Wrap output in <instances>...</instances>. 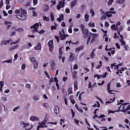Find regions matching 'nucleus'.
<instances>
[{
  "label": "nucleus",
  "instance_id": "obj_13",
  "mask_svg": "<svg viewBox=\"0 0 130 130\" xmlns=\"http://www.w3.org/2000/svg\"><path fill=\"white\" fill-rule=\"evenodd\" d=\"M93 119L96 118H99V119H101V121H105V115H101L100 116H98L97 115H95L93 117Z\"/></svg>",
  "mask_w": 130,
  "mask_h": 130
},
{
  "label": "nucleus",
  "instance_id": "obj_14",
  "mask_svg": "<svg viewBox=\"0 0 130 130\" xmlns=\"http://www.w3.org/2000/svg\"><path fill=\"white\" fill-rule=\"evenodd\" d=\"M29 120L32 121V122H34V121H40V118L37 116H31L29 117Z\"/></svg>",
  "mask_w": 130,
  "mask_h": 130
},
{
  "label": "nucleus",
  "instance_id": "obj_12",
  "mask_svg": "<svg viewBox=\"0 0 130 130\" xmlns=\"http://www.w3.org/2000/svg\"><path fill=\"white\" fill-rule=\"evenodd\" d=\"M120 21H118L116 23V24H113L111 26V28L113 31H117L118 30V26H120L121 25Z\"/></svg>",
  "mask_w": 130,
  "mask_h": 130
},
{
  "label": "nucleus",
  "instance_id": "obj_27",
  "mask_svg": "<svg viewBox=\"0 0 130 130\" xmlns=\"http://www.w3.org/2000/svg\"><path fill=\"white\" fill-rule=\"evenodd\" d=\"M41 44L38 43L37 46L35 47V50H41Z\"/></svg>",
  "mask_w": 130,
  "mask_h": 130
},
{
  "label": "nucleus",
  "instance_id": "obj_8",
  "mask_svg": "<svg viewBox=\"0 0 130 130\" xmlns=\"http://www.w3.org/2000/svg\"><path fill=\"white\" fill-rule=\"evenodd\" d=\"M80 28L82 29V31L84 36V37H87L88 36V34H89V31H88V29L85 28V25L81 24Z\"/></svg>",
  "mask_w": 130,
  "mask_h": 130
},
{
  "label": "nucleus",
  "instance_id": "obj_57",
  "mask_svg": "<svg viewBox=\"0 0 130 130\" xmlns=\"http://www.w3.org/2000/svg\"><path fill=\"white\" fill-rule=\"evenodd\" d=\"M43 20H44V21H46L47 22H48V21H49V17H47L46 16H44Z\"/></svg>",
  "mask_w": 130,
  "mask_h": 130
},
{
  "label": "nucleus",
  "instance_id": "obj_43",
  "mask_svg": "<svg viewBox=\"0 0 130 130\" xmlns=\"http://www.w3.org/2000/svg\"><path fill=\"white\" fill-rule=\"evenodd\" d=\"M75 107L77 108V110L81 112V113H83V110L81 108H79V106L77 105H75Z\"/></svg>",
  "mask_w": 130,
  "mask_h": 130
},
{
  "label": "nucleus",
  "instance_id": "obj_37",
  "mask_svg": "<svg viewBox=\"0 0 130 130\" xmlns=\"http://www.w3.org/2000/svg\"><path fill=\"white\" fill-rule=\"evenodd\" d=\"M102 67V61H100L99 62V64L96 66L95 68L97 69V70H99V69H100Z\"/></svg>",
  "mask_w": 130,
  "mask_h": 130
},
{
  "label": "nucleus",
  "instance_id": "obj_19",
  "mask_svg": "<svg viewBox=\"0 0 130 130\" xmlns=\"http://www.w3.org/2000/svg\"><path fill=\"white\" fill-rule=\"evenodd\" d=\"M106 76H107V72H105V73H104V76L103 75H99L98 74H95L94 76V78H97V79H98V80H99V79H100L101 78H106Z\"/></svg>",
  "mask_w": 130,
  "mask_h": 130
},
{
  "label": "nucleus",
  "instance_id": "obj_26",
  "mask_svg": "<svg viewBox=\"0 0 130 130\" xmlns=\"http://www.w3.org/2000/svg\"><path fill=\"white\" fill-rule=\"evenodd\" d=\"M43 10L44 12H48V10H49V6H48V5H44L43 6Z\"/></svg>",
  "mask_w": 130,
  "mask_h": 130
},
{
  "label": "nucleus",
  "instance_id": "obj_22",
  "mask_svg": "<svg viewBox=\"0 0 130 130\" xmlns=\"http://www.w3.org/2000/svg\"><path fill=\"white\" fill-rule=\"evenodd\" d=\"M111 83H109L107 84V90L108 93H109L110 94H114V93H113L112 92H113V90L110 89V86H111Z\"/></svg>",
  "mask_w": 130,
  "mask_h": 130
},
{
  "label": "nucleus",
  "instance_id": "obj_23",
  "mask_svg": "<svg viewBox=\"0 0 130 130\" xmlns=\"http://www.w3.org/2000/svg\"><path fill=\"white\" fill-rule=\"evenodd\" d=\"M114 49H115V48H114L108 49L107 45L106 46L105 48V50H106V51H111V53H112V54H114L115 53V50H114Z\"/></svg>",
  "mask_w": 130,
  "mask_h": 130
},
{
  "label": "nucleus",
  "instance_id": "obj_9",
  "mask_svg": "<svg viewBox=\"0 0 130 130\" xmlns=\"http://www.w3.org/2000/svg\"><path fill=\"white\" fill-rule=\"evenodd\" d=\"M90 36L87 39V41L86 42L87 45H89V44H92V43H93L95 41V38H94V37H93V35H94V34L92 33H90Z\"/></svg>",
  "mask_w": 130,
  "mask_h": 130
},
{
  "label": "nucleus",
  "instance_id": "obj_45",
  "mask_svg": "<svg viewBox=\"0 0 130 130\" xmlns=\"http://www.w3.org/2000/svg\"><path fill=\"white\" fill-rule=\"evenodd\" d=\"M72 76L73 79H76L77 78V72L74 71L72 72Z\"/></svg>",
  "mask_w": 130,
  "mask_h": 130
},
{
  "label": "nucleus",
  "instance_id": "obj_56",
  "mask_svg": "<svg viewBox=\"0 0 130 130\" xmlns=\"http://www.w3.org/2000/svg\"><path fill=\"white\" fill-rule=\"evenodd\" d=\"M95 49H93L92 52H91V54L90 55L91 58H93V57L95 56V53H94V51H95Z\"/></svg>",
  "mask_w": 130,
  "mask_h": 130
},
{
  "label": "nucleus",
  "instance_id": "obj_3",
  "mask_svg": "<svg viewBox=\"0 0 130 130\" xmlns=\"http://www.w3.org/2000/svg\"><path fill=\"white\" fill-rule=\"evenodd\" d=\"M27 11L25 10H21L20 14L16 15V18L19 19V20H25L27 18Z\"/></svg>",
  "mask_w": 130,
  "mask_h": 130
},
{
  "label": "nucleus",
  "instance_id": "obj_4",
  "mask_svg": "<svg viewBox=\"0 0 130 130\" xmlns=\"http://www.w3.org/2000/svg\"><path fill=\"white\" fill-rule=\"evenodd\" d=\"M39 27V24L36 23L34 25H32L31 27H30V29L32 31V32H38L39 34H43L45 31L43 29H42L41 30L38 31V27Z\"/></svg>",
  "mask_w": 130,
  "mask_h": 130
},
{
  "label": "nucleus",
  "instance_id": "obj_2",
  "mask_svg": "<svg viewBox=\"0 0 130 130\" xmlns=\"http://www.w3.org/2000/svg\"><path fill=\"white\" fill-rule=\"evenodd\" d=\"M122 66V63L118 64V65L116 63H114L111 64V69H114V70H116L117 71L116 72V75H119V74H122V72H124L125 71L127 70V68L126 67H122L120 69H118L119 67Z\"/></svg>",
  "mask_w": 130,
  "mask_h": 130
},
{
  "label": "nucleus",
  "instance_id": "obj_48",
  "mask_svg": "<svg viewBox=\"0 0 130 130\" xmlns=\"http://www.w3.org/2000/svg\"><path fill=\"white\" fill-rule=\"evenodd\" d=\"M76 5H77V1L75 0L71 3V7L72 8H73V7H75V6H76Z\"/></svg>",
  "mask_w": 130,
  "mask_h": 130
},
{
  "label": "nucleus",
  "instance_id": "obj_5",
  "mask_svg": "<svg viewBox=\"0 0 130 130\" xmlns=\"http://www.w3.org/2000/svg\"><path fill=\"white\" fill-rule=\"evenodd\" d=\"M118 35H119L121 38V39L119 40L121 45H123L125 51H127V50H128L129 47L128 46H127V45H125V42H124V41L123 40V36L120 35V32L119 31H118Z\"/></svg>",
  "mask_w": 130,
  "mask_h": 130
},
{
  "label": "nucleus",
  "instance_id": "obj_16",
  "mask_svg": "<svg viewBox=\"0 0 130 130\" xmlns=\"http://www.w3.org/2000/svg\"><path fill=\"white\" fill-rule=\"evenodd\" d=\"M64 1L65 0H63V1H60L59 2L58 5L57 6V9L58 11H59L61 8L64 7Z\"/></svg>",
  "mask_w": 130,
  "mask_h": 130
},
{
  "label": "nucleus",
  "instance_id": "obj_36",
  "mask_svg": "<svg viewBox=\"0 0 130 130\" xmlns=\"http://www.w3.org/2000/svg\"><path fill=\"white\" fill-rule=\"evenodd\" d=\"M32 99L35 101H37L39 100V96L37 95H35L33 96Z\"/></svg>",
  "mask_w": 130,
  "mask_h": 130
},
{
  "label": "nucleus",
  "instance_id": "obj_7",
  "mask_svg": "<svg viewBox=\"0 0 130 130\" xmlns=\"http://www.w3.org/2000/svg\"><path fill=\"white\" fill-rule=\"evenodd\" d=\"M21 124L23 125V128H27V127L28 129L31 130V128H33V127H34V125H33V124L30 123L22 122H21Z\"/></svg>",
  "mask_w": 130,
  "mask_h": 130
},
{
  "label": "nucleus",
  "instance_id": "obj_28",
  "mask_svg": "<svg viewBox=\"0 0 130 130\" xmlns=\"http://www.w3.org/2000/svg\"><path fill=\"white\" fill-rule=\"evenodd\" d=\"M18 47H19V46H18V45H13L12 47L9 48V51H12V50H14V49H16V48H18Z\"/></svg>",
  "mask_w": 130,
  "mask_h": 130
},
{
  "label": "nucleus",
  "instance_id": "obj_35",
  "mask_svg": "<svg viewBox=\"0 0 130 130\" xmlns=\"http://www.w3.org/2000/svg\"><path fill=\"white\" fill-rule=\"evenodd\" d=\"M30 61H31V62H32V63H34L35 62H36L37 61V60H36V58H35V57H31L29 58Z\"/></svg>",
  "mask_w": 130,
  "mask_h": 130
},
{
  "label": "nucleus",
  "instance_id": "obj_32",
  "mask_svg": "<svg viewBox=\"0 0 130 130\" xmlns=\"http://www.w3.org/2000/svg\"><path fill=\"white\" fill-rule=\"evenodd\" d=\"M13 29L17 31V32H23V29L21 27L16 28L15 27H13Z\"/></svg>",
  "mask_w": 130,
  "mask_h": 130
},
{
  "label": "nucleus",
  "instance_id": "obj_54",
  "mask_svg": "<svg viewBox=\"0 0 130 130\" xmlns=\"http://www.w3.org/2000/svg\"><path fill=\"white\" fill-rule=\"evenodd\" d=\"M25 69H26V64L23 63L21 65V70H22V71H25Z\"/></svg>",
  "mask_w": 130,
  "mask_h": 130
},
{
  "label": "nucleus",
  "instance_id": "obj_52",
  "mask_svg": "<svg viewBox=\"0 0 130 130\" xmlns=\"http://www.w3.org/2000/svg\"><path fill=\"white\" fill-rule=\"evenodd\" d=\"M82 49H83V47H79L78 48H77L75 51L76 52H79V51H80V50H82Z\"/></svg>",
  "mask_w": 130,
  "mask_h": 130
},
{
  "label": "nucleus",
  "instance_id": "obj_63",
  "mask_svg": "<svg viewBox=\"0 0 130 130\" xmlns=\"http://www.w3.org/2000/svg\"><path fill=\"white\" fill-rule=\"evenodd\" d=\"M32 16L33 17H37L38 16V14L36 13L35 11L32 12Z\"/></svg>",
  "mask_w": 130,
  "mask_h": 130
},
{
  "label": "nucleus",
  "instance_id": "obj_58",
  "mask_svg": "<svg viewBox=\"0 0 130 130\" xmlns=\"http://www.w3.org/2000/svg\"><path fill=\"white\" fill-rule=\"evenodd\" d=\"M88 86L89 89H93V85L92 86V84L90 82L88 83Z\"/></svg>",
  "mask_w": 130,
  "mask_h": 130
},
{
  "label": "nucleus",
  "instance_id": "obj_62",
  "mask_svg": "<svg viewBox=\"0 0 130 130\" xmlns=\"http://www.w3.org/2000/svg\"><path fill=\"white\" fill-rule=\"evenodd\" d=\"M74 90H78V85H77V82L74 83Z\"/></svg>",
  "mask_w": 130,
  "mask_h": 130
},
{
  "label": "nucleus",
  "instance_id": "obj_51",
  "mask_svg": "<svg viewBox=\"0 0 130 130\" xmlns=\"http://www.w3.org/2000/svg\"><path fill=\"white\" fill-rule=\"evenodd\" d=\"M73 98H74V96L71 95L70 96V100H71V103H72V104H75V100H74Z\"/></svg>",
  "mask_w": 130,
  "mask_h": 130
},
{
  "label": "nucleus",
  "instance_id": "obj_44",
  "mask_svg": "<svg viewBox=\"0 0 130 130\" xmlns=\"http://www.w3.org/2000/svg\"><path fill=\"white\" fill-rule=\"evenodd\" d=\"M84 19L85 22H88V21H89V15L85 14L84 16Z\"/></svg>",
  "mask_w": 130,
  "mask_h": 130
},
{
  "label": "nucleus",
  "instance_id": "obj_55",
  "mask_svg": "<svg viewBox=\"0 0 130 130\" xmlns=\"http://www.w3.org/2000/svg\"><path fill=\"white\" fill-rule=\"evenodd\" d=\"M66 44H67L68 43H69V44H70V43H72V44H75V45H77L79 43V42H76L75 43H72V41H70L69 42V41H67L66 42Z\"/></svg>",
  "mask_w": 130,
  "mask_h": 130
},
{
  "label": "nucleus",
  "instance_id": "obj_60",
  "mask_svg": "<svg viewBox=\"0 0 130 130\" xmlns=\"http://www.w3.org/2000/svg\"><path fill=\"white\" fill-rule=\"evenodd\" d=\"M56 27H57V24L56 23H55L54 26H51L52 30H54V29H56Z\"/></svg>",
  "mask_w": 130,
  "mask_h": 130
},
{
  "label": "nucleus",
  "instance_id": "obj_39",
  "mask_svg": "<svg viewBox=\"0 0 130 130\" xmlns=\"http://www.w3.org/2000/svg\"><path fill=\"white\" fill-rule=\"evenodd\" d=\"M75 58V55L74 54L70 53V60H74V59Z\"/></svg>",
  "mask_w": 130,
  "mask_h": 130
},
{
  "label": "nucleus",
  "instance_id": "obj_18",
  "mask_svg": "<svg viewBox=\"0 0 130 130\" xmlns=\"http://www.w3.org/2000/svg\"><path fill=\"white\" fill-rule=\"evenodd\" d=\"M48 44L49 48V51H50V52H52V50H53V41H50L48 42Z\"/></svg>",
  "mask_w": 130,
  "mask_h": 130
},
{
  "label": "nucleus",
  "instance_id": "obj_64",
  "mask_svg": "<svg viewBox=\"0 0 130 130\" xmlns=\"http://www.w3.org/2000/svg\"><path fill=\"white\" fill-rule=\"evenodd\" d=\"M33 4L34 6H36L37 4H38V1L37 0H33Z\"/></svg>",
  "mask_w": 130,
  "mask_h": 130
},
{
  "label": "nucleus",
  "instance_id": "obj_50",
  "mask_svg": "<svg viewBox=\"0 0 130 130\" xmlns=\"http://www.w3.org/2000/svg\"><path fill=\"white\" fill-rule=\"evenodd\" d=\"M50 17L51 18V21L53 22V21H54V15L53 14V13H51L50 15Z\"/></svg>",
  "mask_w": 130,
  "mask_h": 130
},
{
  "label": "nucleus",
  "instance_id": "obj_46",
  "mask_svg": "<svg viewBox=\"0 0 130 130\" xmlns=\"http://www.w3.org/2000/svg\"><path fill=\"white\" fill-rule=\"evenodd\" d=\"M20 42V39H17L15 42H12L10 44V45H13V44H18Z\"/></svg>",
  "mask_w": 130,
  "mask_h": 130
},
{
  "label": "nucleus",
  "instance_id": "obj_6",
  "mask_svg": "<svg viewBox=\"0 0 130 130\" xmlns=\"http://www.w3.org/2000/svg\"><path fill=\"white\" fill-rule=\"evenodd\" d=\"M47 121V120L46 118H45L43 121L39 122V125L37 127V130H39V128H44L45 127H47V125H46Z\"/></svg>",
  "mask_w": 130,
  "mask_h": 130
},
{
  "label": "nucleus",
  "instance_id": "obj_40",
  "mask_svg": "<svg viewBox=\"0 0 130 130\" xmlns=\"http://www.w3.org/2000/svg\"><path fill=\"white\" fill-rule=\"evenodd\" d=\"M125 2V1L124 0H118L117 1V4H119V5H123Z\"/></svg>",
  "mask_w": 130,
  "mask_h": 130
},
{
  "label": "nucleus",
  "instance_id": "obj_34",
  "mask_svg": "<svg viewBox=\"0 0 130 130\" xmlns=\"http://www.w3.org/2000/svg\"><path fill=\"white\" fill-rule=\"evenodd\" d=\"M88 27L90 28H94L95 27V23L94 22H90L88 24Z\"/></svg>",
  "mask_w": 130,
  "mask_h": 130
},
{
  "label": "nucleus",
  "instance_id": "obj_20",
  "mask_svg": "<svg viewBox=\"0 0 130 130\" xmlns=\"http://www.w3.org/2000/svg\"><path fill=\"white\" fill-rule=\"evenodd\" d=\"M59 59H62V62H64V60L66 59V58L64 57H62L61 55H62V51H61V48H60L59 49Z\"/></svg>",
  "mask_w": 130,
  "mask_h": 130
},
{
  "label": "nucleus",
  "instance_id": "obj_41",
  "mask_svg": "<svg viewBox=\"0 0 130 130\" xmlns=\"http://www.w3.org/2000/svg\"><path fill=\"white\" fill-rule=\"evenodd\" d=\"M5 83L3 81L0 82V92H2L3 91V87H4V85Z\"/></svg>",
  "mask_w": 130,
  "mask_h": 130
},
{
  "label": "nucleus",
  "instance_id": "obj_49",
  "mask_svg": "<svg viewBox=\"0 0 130 130\" xmlns=\"http://www.w3.org/2000/svg\"><path fill=\"white\" fill-rule=\"evenodd\" d=\"M92 107H100V104L99 102H96V103L92 106Z\"/></svg>",
  "mask_w": 130,
  "mask_h": 130
},
{
  "label": "nucleus",
  "instance_id": "obj_61",
  "mask_svg": "<svg viewBox=\"0 0 130 130\" xmlns=\"http://www.w3.org/2000/svg\"><path fill=\"white\" fill-rule=\"evenodd\" d=\"M68 92L69 94H73V90L72 89V88H69L68 89Z\"/></svg>",
  "mask_w": 130,
  "mask_h": 130
},
{
  "label": "nucleus",
  "instance_id": "obj_24",
  "mask_svg": "<svg viewBox=\"0 0 130 130\" xmlns=\"http://www.w3.org/2000/svg\"><path fill=\"white\" fill-rule=\"evenodd\" d=\"M54 112L55 114H58L59 113V108L58 106H55L54 108Z\"/></svg>",
  "mask_w": 130,
  "mask_h": 130
},
{
  "label": "nucleus",
  "instance_id": "obj_30",
  "mask_svg": "<svg viewBox=\"0 0 130 130\" xmlns=\"http://www.w3.org/2000/svg\"><path fill=\"white\" fill-rule=\"evenodd\" d=\"M10 1L11 0H6V10H9L11 8V6H10Z\"/></svg>",
  "mask_w": 130,
  "mask_h": 130
},
{
  "label": "nucleus",
  "instance_id": "obj_15",
  "mask_svg": "<svg viewBox=\"0 0 130 130\" xmlns=\"http://www.w3.org/2000/svg\"><path fill=\"white\" fill-rule=\"evenodd\" d=\"M60 38H61V40H64L67 37H69V36L67 35H64V30L63 29L61 30V32H60Z\"/></svg>",
  "mask_w": 130,
  "mask_h": 130
},
{
  "label": "nucleus",
  "instance_id": "obj_59",
  "mask_svg": "<svg viewBox=\"0 0 130 130\" xmlns=\"http://www.w3.org/2000/svg\"><path fill=\"white\" fill-rule=\"evenodd\" d=\"M12 59H9V60H7L3 61V63H4V62H7L8 63H12Z\"/></svg>",
  "mask_w": 130,
  "mask_h": 130
},
{
  "label": "nucleus",
  "instance_id": "obj_47",
  "mask_svg": "<svg viewBox=\"0 0 130 130\" xmlns=\"http://www.w3.org/2000/svg\"><path fill=\"white\" fill-rule=\"evenodd\" d=\"M106 2H107L108 6H111L113 3V0H106Z\"/></svg>",
  "mask_w": 130,
  "mask_h": 130
},
{
  "label": "nucleus",
  "instance_id": "obj_17",
  "mask_svg": "<svg viewBox=\"0 0 130 130\" xmlns=\"http://www.w3.org/2000/svg\"><path fill=\"white\" fill-rule=\"evenodd\" d=\"M100 12L102 15H103L101 17V20L102 21H104L106 20V17H107V15H106V14H105V12L103 11V10H100Z\"/></svg>",
  "mask_w": 130,
  "mask_h": 130
},
{
  "label": "nucleus",
  "instance_id": "obj_10",
  "mask_svg": "<svg viewBox=\"0 0 130 130\" xmlns=\"http://www.w3.org/2000/svg\"><path fill=\"white\" fill-rule=\"evenodd\" d=\"M113 11H114V8H112L110 9V12H105V14H106L108 18H110L112 17V15H111V14H113V15H114L115 14H116V12Z\"/></svg>",
  "mask_w": 130,
  "mask_h": 130
},
{
  "label": "nucleus",
  "instance_id": "obj_42",
  "mask_svg": "<svg viewBox=\"0 0 130 130\" xmlns=\"http://www.w3.org/2000/svg\"><path fill=\"white\" fill-rule=\"evenodd\" d=\"M32 64L35 69H36L38 68V62L37 61V62H35V63H32Z\"/></svg>",
  "mask_w": 130,
  "mask_h": 130
},
{
  "label": "nucleus",
  "instance_id": "obj_11",
  "mask_svg": "<svg viewBox=\"0 0 130 130\" xmlns=\"http://www.w3.org/2000/svg\"><path fill=\"white\" fill-rule=\"evenodd\" d=\"M53 82H55L56 83V86L57 88V89L59 90V85H58V80L57 79V78L55 77L54 78H50L49 81L50 84H51V83H53Z\"/></svg>",
  "mask_w": 130,
  "mask_h": 130
},
{
  "label": "nucleus",
  "instance_id": "obj_53",
  "mask_svg": "<svg viewBox=\"0 0 130 130\" xmlns=\"http://www.w3.org/2000/svg\"><path fill=\"white\" fill-rule=\"evenodd\" d=\"M90 13L91 14L92 17H94V16H95V12L93 9H90Z\"/></svg>",
  "mask_w": 130,
  "mask_h": 130
},
{
  "label": "nucleus",
  "instance_id": "obj_31",
  "mask_svg": "<svg viewBox=\"0 0 130 130\" xmlns=\"http://www.w3.org/2000/svg\"><path fill=\"white\" fill-rule=\"evenodd\" d=\"M10 40H4L1 42V45H7L8 43H10Z\"/></svg>",
  "mask_w": 130,
  "mask_h": 130
},
{
  "label": "nucleus",
  "instance_id": "obj_1",
  "mask_svg": "<svg viewBox=\"0 0 130 130\" xmlns=\"http://www.w3.org/2000/svg\"><path fill=\"white\" fill-rule=\"evenodd\" d=\"M123 101H120L118 105H120L117 110H109L108 114L115 113V112H123L125 114H130V104L129 103H122Z\"/></svg>",
  "mask_w": 130,
  "mask_h": 130
},
{
  "label": "nucleus",
  "instance_id": "obj_21",
  "mask_svg": "<svg viewBox=\"0 0 130 130\" xmlns=\"http://www.w3.org/2000/svg\"><path fill=\"white\" fill-rule=\"evenodd\" d=\"M50 67L52 70H55V67H56V64H55L54 60H51L50 61Z\"/></svg>",
  "mask_w": 130,
  "mask_h": 130
},
{
  "label": "nucleus",
  "instance_id": "obj_25",
  "mask_svg": "<svg viewBox=\"0 0 130 130\" xmlns=\"http://www.w3.org/2000/svg\"><path fill=\"white\" fill-rule=\"evenodd\" d=\"M101 30L104 33V37H105L106 42H107V41H108V38L106 37L107 36V30H104L103 29H102Z\"/></svg>",
  "mask_w": 130,
  "mask_h": 130
},
{
  "label": "nucleus",
  "instance_id": "obj_38",
  "mask_svg": "<svg viewBox=\"0 0 130 130\" xmlns=\"http://www.w3.org/2000/svg\"><path fill=\"white\" fill-rule=\"evenodd\" d=\"M63 20V15L61 14L59 15V18L57 19L58 22H61Z\"/></svg>",
  "mask_w": 130,
  "mask_h": 130
},
{
  "label": "nucleus",
  "instance_id": "obj_33",
  "mask_svg": "<svg viewBox=\"0 0 130 130\" xmlns=\"http://www.w3.org/2000/svg\"><path fill=\"white\" fill-rule=\"evenodd\" d=\"M5 24L7 25V28H10V27H12V23L11 22L5 21Z\"/></svg>",
  "mask_w": 130,
  "mask_h": 130
},
{
  "label": "nucleus",
  "instance_id": "obj_29",
  "mask_svg": "<svg viewBox=\"0 0 130 130\" xmlns=\"http://www.w3.org/2000/svg\"><path fill=\"white\" fill-rule=\"evenodd\" d=\"M115 101V97H114L113 99H110V101L106 102V105H108V104H111V103H113Z\"/></svg>",
  "mask_w": 130,
  "mask_h": 130
}]
</instances>
